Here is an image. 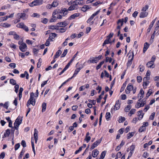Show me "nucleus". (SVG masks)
I'll return each instance as SVG.
<instances>
[{"mask_svg": "<svg viewBox=\"0 0 159 159\" xmlns=\"http://www.w3.org/2000/svg\"><path fill=\"white\" fill-rule=\"evenodd\" d=\"M63 8L61 9V10L58 9H56L54 11L53 14V15H56L61 13L63 14Z\"/></svg>", "mask_w": 159, "mask_h": 159, "instance_id": "nucleus-9", "label": "nucleus"}, {"mask_svg": "<svg viewBox=\"0 0 159 159\" xmlns=\"http://www.w3.org/2000/svg\"><path fill=\"white\" fill-rule=\"evenodd\" d=\"M20 145L19 143H18L16 144L15 146V150H16L18 149V148H20Z\"/></svg>", "mask_w": 159, "mask_h": 159, "instance_id": "nucleus-59", "label": "nucleus"}, {"mask_svg": "<svg viewBox=\"0 0 159 159\" xmlns=\"http://www.w3.org/2000/svg\"><path fill=\"white\" fill-rule=\"evenodd\" d=\"M8 16H6V17H1L0 21H4V20H6L8 18Z\"/></svg>", "mask_w": 159, "mask_h": 159, "instance_id": "nucleus-57", "label": "nucleus"}, {"mask_svg": "<svg viewBox=\"0 0 159 159\" xmlns=\"http://www.w3.org/2000/svg\"><path fill=\"white\" fill-rule=\"evenodd\" d=\"M19 15H20V18L23 20H25L26 19V14L25 13H19Z\"/></svg>", "mask_w": 159, "mask_h": 159, "instance_id": "nucleus-38", "label": "nucleus"}, {"mask_svg": "<svg viewBox=\"0 0 159 159\" xmlns=\"http://www.w3.org/2000/svg\"><path fill=\"white\" fill-rule=\"evenodd\" d=\"M112 61V59L111 58H109L108 57H106V62L109 61V62L111 63V62Z\"/></svg>", "mask_w": 159, "mask_h": 159, "instance_id": "nucleus-60", "label": "nucleus"}, {"mask_svg": "<svg viewBox=\"0 0 159 159\" xmlns=\"http://www.w3.org/2000/svg\"><path fill=\"white\" fill-rule=\"evenodd\" d=\"M104 61H102L99 64L96 66V69L97 70L99 69L101 66L104 63Z\"/></svg>", "mask_w": 159, "mask_h": 159, "instance_id": "nucleus-46", "label": "nucleus"}, {"mask_svg": "<svg viewBox=\"0 0 159 159\" xmlns=\"http://www.w3.org/2000/svg\"><path fill=\"white\" fill-rule=\"evenodd\" d=\"M91 139V137L89 136H85V138L84 139V140L86 141L88 143Z\"/></svg>", "mask_w": 159, "mask_h": 159, "instance_id": "nucleus-56", "label": "nucleus"}, {"mask_svg": "<svg viewBox=\"0 0 159 159\" xmlns=\"http://www.w3.org/2000/svg\"><path fill=\"white\" fill-rule=\"evenodd\" d=\"M111 114L110 112H107L106 115V118L107 120H108V119L110 117Z\"/></svg>", "mask_w": 159, "mask_h": 159, "instance_id": "nucleus-53", "label": "nucleus"}, {"mask_svg": "<svg viewBox=\"0 0 159 159\" xmlns=\"http://www.w3.org/2000/svg\"><path fill=\"white\" fill-rule=\"evenodd\" d=\"M147 66L148 67L151 68H154V63L150 61L148 62L147 64Z\"/></svg>", "mask_w": 159, "mask_h": 159, "instance_id": "nucleus-18", "label": "nucleus"}, {"mask_svg": "<svg viewBox=\"0 0 159 159\" xmlns=\"http://www.w3.org/2000/svg\"><path fill=\"white\" fill-rule=\"evenodd\" d=\"M81 69V68L80 67L76 69L75 70L74 73L73 75L72 76L73 77H75L77 74L78 72L80 71Z\"/></svg>", "mask_w": 159, "mask_h": 159, "instance_id": "nucleus-30", "label": "nucleus"}, {"mask_svg": "<svg viewBox=\"0 0 159 159\" xmlns=\"http://www.w3.org/2000/svg\"><path fill=\"white\" fill-rule=\"evenodd\" d=\"M80 14L79 13H75L74 14L71 15L68 18L69 20H71L74 19L76 17H78L79 16Z\"/></svg>", "mask_w": 159, "mask_h": 159, "instance_id": "nucleus-17", "label": "nucleus"}, {"mask_svg": "<svg viewBox=\"0 0 159 159\" xmlns=\"http://www.w3.org/2000/svg\"><path fill=\"white\" fill-rule=\"evenodd\" d=\"M5 154L4 152L1 153L0 155V159H3L5 157Z\"/></svg>", "mask_w": 159, "mask_h": 159, "instance_id": "nucleus-64", "label": "nucleus"}, {"mask_svg": "<svg viewBox=\"0 0 159 159\" xmlns=\"http://www.w3.org/2000/svg\"><path fill=\"white\" fill-rule=\"evenodd\" d=\"M67 30L66 28H61L60 29H59L58 28V29H57V32H59V33H64Z\"/></svg>", "mask_w": 159, "mask_h": 159, "instance_id": "nucleus-28", "label": "nucleus"}, {"mask_svg": "<svg viewBox=\"0 0 159 159\" xmlns=\"http://www.w3.org/2000/svg\"><path fill=\"white\" fill-rule=\"evenodd\" d=\"M99 154V151L97 149H95L93 151L92 155L93 157H96Z\"/></svg>", "mask_w": 159, "mask_h": 159, "instance_id": "nucleus-15", "label": "nucleus"}, {"mask_svg": "<svg viewBox=\"0 0 159 159\" xmlns=\"http://www.w3.org/2000/svg\"><path fill=\"white\" fill-rule=\"evenodd\" d=\"M146 130V128L145 127H144L143 126H142L139 129V131L140 132H142L143 131H145Z\"/></svg>", "mask_w": 159, "mask_h": 159, "instance_id": "nucleus-50", "label": "nucleus"}, {"mask_svg": "<svg viewBox=\"0 0 159 159\" xmlns=\"http://www.w3.org/2000/svg\"><path fill=\"white\" fill-rule=\"evenodd\" d=\"M42 111L44 112V111L46 108V104L44 102H43L42 105Z\"/></svg>", "mask_w": 159, "mask_h": 159, "instance_id": "nucleus-43", "label": "nucleus"}, {"mask_svg": "<svg viewBox=\"0 0 159 159\" xmlns=\"http://www.w3.org/2000/svg\"><path fill=\"white\" fill-rule=\"evenodd\" d=\"M98 61V59H97V57L90 58V59L88 60V62H90V63H96Z\"/></svg>", "mask_w": 159, "mask_h": 159, "instance_id": "nucleus-12", "label": "nucleus"}, {"mask_svg": "<svg viewBox=\"0 0 159 159\" xmlns=\"http://www.w3.org/2000/svg\"><path fill=\"white\" fill-rule=\"evenodd\" d=\"M134 53H132V56H129V59L130 58L128 61L127 63V66H130L132 63V61L133 59L134 58Z\"/></svg>", "mask_w": 159, "mask_h": 159, "instance_id": "nucleus-7", "label": "nucleus"}, {"mask_svg": "<svg viewBox=\"0 0 159 159\" xmlns=\"http://www.w3.org/2000/svg\"><path fill=\"white\" fill-rule=\"evenodd\" d=\"M141 102V99H139L138 100L137 103L135 105V107L137 108H139L140 107H141L140 104V103Z\"/></svg>", "mask_w": 159, "mask_h": 159, "instance_id": "nucleus-47", "label": "nucleus"}, {"mask_svg": "<svg viewBox=\"0 0 159 159\" xmlns=\"http://www.w3.org/2000/svg\"><path fill=\"white\" fill-rule=\"evenodd\" d=\"M25 25L23 23H20L16 25V27L23 29Z\"/></svg>", "mask_w": 159, "mask_h": 159, "instance_id": "nucleus-37", "label": "nucleus"}, {"mask_svg": "<svg viewBox=\"0 0 159 159\" xmlns=\"http://www.w3.org/2000/svg\"><path fill=\"white\" fill-rule=\"evenodd\" d=\"M100 11V10H99L97 11L95 13H93L92 15L90 16V18L91 19L93 20V18L95 16L97 15L99 13Z\"/></svg>", "mask_w": 159, "mask_h": 159, "instance_id": "nucleus-34", "label": "nucleus"}, {"mask_svg": "<svg viewBox=\"0 0 159 159\" xmlns=\"http://www.w3.org/2000/svg\"><path fill=\"white\" fill-rule=\"evenodd\" d=\"M19 48L21 52H24L27 50V47L25 43H22L20 45Z\"/></svg>", "mask_w": 159, "mask_h": 159, "instance_id": "nucleus-4", "label": "nucleus"}, {"mask_svg": "<svg viewBox=\"0 0 159 159\" xmlns=\"http://www.w3.org/2000/svg\"><path fill=\"white\" fill-rule=\"evenodd\" d=\"M34 93L32 92L30 93V98L27 103L26 106L27 107H28L30 104H31L33 106L35 105V99H34Z\"/></svg>", "mask_w": 159, "mask_h": 159, "instance_id": "nucleus-1", "label": "nucleus"}, {"mask_svg": "<svg viewBox=\"0 0 159 159\" xmlns=\"http://www.w3.org/2000/svg\"><path fill=\"white\" fill-rule=\"evenodd\" d=\"M138 116H139V118H138V120H140L143 118V113L142 111H138Z\"/></svg>", "mask_w": 159, "mask_h": 159, "instance_id": "nucleus-16", "label": "nucleus"}, {"mask_svg": "<svg viewBox=\"0 0 159 159\" xmlns=\"http://www.w3.org/2000/svg\"><path fill=\"white\" fill-rule=\"evenodd\" d=\"M79 0H75L73 1V2H71L70 3L71 4H73L75 5L76 7H77V5L80 4V2Z\"/></svg>", "mask_w": 159, "mask_h": 159, "instance_id": "nucleus-25", "label": "nucleus"}, {"mask_svg": "<svg viewBox=\"0 0 159 159\" xmlns=\"http://www.w3.org/2000/svg\"><path fill=\"white\" fill-rule=\"evenodd\" d=\"M149 46V45L148 43L146 42L144 43L143 48V52L144 53L146 51L148 48Z\"/></svg>", "mask_w": 159, "mask_h": 159, "instance_id": "nucleus-24", "label": "nucleus"}, {"mask_svg": "<svg viewBox=\"0 0 159 159\" xmlns=\"http://www.w3.org/2000/svg\"><path fill=\"white\" fill-rule=\"evenodd\" d=\"M22 120V117L20 116L16 119L15 122L14 123L15 129H17L19 125L21 123Z\"/></svg>", "mask_w": 159, "mask_h": 159, "instance_id": "nucleus-2", "label": "nucleus"}, {"mask_svg": "<svg viewBox=\"0 0 159 159\" xmlns=\"http://www.w3.org/2000/svg\"><path fill=\"white\" fill-rule=\"evenodd\" d=\"M126 82L125 81V83H124L122 85V87L121 88L120 90V92H122L123 91H124L125 87L126 86Z\"/></svg>", "mask_w": 159, "mask_h": 159, "instance_id": "nucleus-45", "label": "nucleus"}, {"mask_svg": "<svg viewBox=\"0 0 159 159\" xmlns=\"http://www.w3.org/2000/svg\"><path fill=\"white\" fill-rule=\"evenodd\" d=\"M72 5L70 6L68 8V10L69 11H71L75 9V8H77V7H76L75 5L73 4H72Z\"/></svg>", "mask_w": 159, "mask_h": 159, "instance_id": "nucleus-31", "label": "nucleus"}, {"mask_svg": "<svg viewBox=\"0 0 159 159\" xmlns=\"http://www.w3.org/2000/svg\"><path fill=\"white\" fill-rule=\"evenodd\" d=\"M136 111V110L134 109H132L129 113V116H131L132 115L134 114Z\"/></svg>", "mask_w": 159, "mask_h": 159, "instance_id": "nucleus-39", "label": "nucleus"}, {"mask_svg": "<svg viewBox=\"0 0 159 159\" xmlns=\"http://www.w3.org/2000/svg\"><path fill=\"white\" fill-rule=\"evenodd\" d=\"M133 89V86L129 84L127 87L126 89L125 90V92L127 94H129L130 93V91Z\"/></svg>", "mask_w": 159, "mask_h": 159, "instance_id": "nucleus-8", "label": "nucleus"}, {"mask_svg": "<svg viewBox=\"0 0 159 159\" xmlns=\"http://www.w3.org/2000/svg\"><path fill=\"white\" fill-rule=\"evenodd\" d=\"M78 52H77V53L74 55L72 58L71 59V60H70V61L67 64V65H68L69 66L70 65V64L72 62V61H74L75 58V57H76L77 54L78 53Z\"/></svg>", "mask_w": 159, "mask_h": 159, "instance_id": "nucleus-26", "label": "nucleus"}, {"mask_svg": "<svg viewBox=\"0 0 159 159\" xmlns=\"http://www.w3.org/2000/svg\"><path fill=\"white\" fill-rule=\"evenodd\" d=\"M68 50L67 49L64 50L63 53L61 55V57H63L65 56L67 53Z\"/></svg>", "mask_w": 159, "mask_h": 159, "instance_id": "nucleus-51", "label": "nucleus"}, {"mask_svg": "<svg viewBox=\"0 0 159 159\" xmlns=\"http://www.w3.org/2000/svg\"><path fill=\"white\" fill-rule=\"evenodd\" d=\"M21 144L24 148L26 146V144L25 141L24 140H22L21 141Z\"/></svg>", "mask_w": 159, "mask_h": 159, "instance_id": "nucleus-58", "label": "nucleus"}, {"mask_svg": "<svg viewBox=\"0 0 159 159\" xmlns=\"http://www.w3.org/2000/svg\"><path fill=\"white\" fill-rule=\"evenodd\" d=\"M90 7L88 5H84L81 8V10L84 12L89 9Z\"/></svg>", "mask_w": 159, "mask_h": 159, "instance_id": "nucleus-22", "label": "nucleus"}, {"mask_svg": "<svg viewBox=\"0 0 159 159\" xmlns=\"http://www.w3.org/2000/svg\"><path fill=\"white\" fill-rule=\"evenodd\" d=\"M34 139L35 143H37V140L38 139V131L36 129H34Z\"/></svg>", "mask_w": 159, "mask_h": 159, "instance_id": "nucleus-11", "label": "nucleus"}, {"mask_svg": "<svg viewBox=\"0 0 159 159\" xmlns=\"http://www.w3.org/2000/svg\"><path fill=\"white\" fill-rule=\"evenodd\" d=\"M148 12L146 11H142L140 12L139 14V17L140 18H143L146 17L148 15Z\"/></svg>", "mask_w": 159, "mask_h": 159, "instance_id": "nucleus-10", "label": "nucleus"}, {"mask_svg": "<svg viewBox=\"0 0 159 159\" xmlns=\"http://www.w3.org/2000/svg\"><path fill=\"white\" fill-rule=\"evenodd\" d=\"M106 152V151H104L102 152L99 159H103L105 157Z\"/></svg>", "mask_w": 159, "mask_h": 159, "instance_id": "nucleus-32", "label": "nucleus"}, {"mask_svg": "<svg viewBox=\"0 0 159 159\" xmlns=\"http://www.w3.org/2000/svg\"><path fill=\"white\" fill-rule=\"evenodd\" d=\"M10 134V130L9 129H7L6 130L5 133H4V136L2 137L3 138H4L5 137H8Z\"/></svg>", "mask_w": 159, "mask_h": 159, "instance_id": "nucleus-21", "label": "nucleus"}, {"mask_svg": "<svg viewBox=\"0 0 159 159\" xmlns=\"http://www.w3.org/2000/svg\"><path fill=\"white\" fill-rule=\"evenodd\" d=\"M157 18L156 17L155 19L153 20L151 23L150 25H149L148 28V29L147 30L148 32H149L151 30L152 26H153Z\"/></svg>", "mask_w": 159, "mask_h": 159, "instance_id": "nucleus-13", "label": "nucleus"}, {"mask_svg": "<svg viewBox=\"0 0 159 159\" xmlns=\"http://www.w3.org/2000/svg\"><path fill=\"white\" fill-rule=\"evenodd\" d=\"M140 71L141 72H143L144 70V67L143 66L140 65L139 66Z\"/></svg>", "mask_w": 159, "mask_h": 159, "instance_id": "nucleus-62", "label": "nucleus"}, {"mask_svg": "<svg viewBox=\"0 0 159 159\" xmlns=\"http://www.w3.org/2000/svg\"><path fill=\"white\" fill-rule=\"evenodd\" d=\"M152 93L151 90V89H149L146 94V97H149Z\"/></svg>", "mask_w": 159, "mask_h": 159, "instance_id": "nucleus-61", "label": "nucleus"}, {"mask_svg": "<svg viewBox=\"0 0 159 159\" xmlns=\"http://www.w3.org/2000/svg\"><path fill=\"white\" fill-rule=\"evenodd\" d=\"M123 22H124V20L122 19H119L118 20L117 22V25H119L120 23V26L121 27L123 25Z\"/></svg>", "mask_w": 159, "mask_h": 159, "instance_id": "nucleus-35", "label": "nucleus"}, {"mask_svg": "<svg viewBox=\"0 0 159 159\" xmlns=\"http://www.w3.org/2000/svg\"><path fill=\"white\" fill-rule=\"evenodd\" d=\"M63 14L62 16H65L68 13V9H67L66 8H63Z\"/></svg>", "mask_w": 159, "mask_h": 159, "instance_id": "nucleus-33", "label": "nucleus"}, {"mask_svg": "<svg viewBox=\"0 0 159 159\" xmlns=\"http://www.w3.org/2000/svg\"><path fill=\"white\" fill-rule=\"evenodd\" d=\"M10 83L13 85H16V81L13 79H11L10 80Z\"/></svg>", "mask_w": 159, "mask_h": 159, "instance_id": "nucleus-52", "label": "nucleus"}, {"mask_svg": "<svg viewBox=\"0 0 159 159\" xmlns=\"http://www.w3.org/2000/svg\"><path fill=\"white\" fill-rule=\"evenodd\" d=\"M57 25L59 27H65L67 25V24L66 22L65 21L63 22H59L57 23Z\"/></svg>", "mask_w": 159, "mask_h": 159, "instance_id": "nucleus-14", "label": "nucleus"}, {"mask_svg": "<svg viewBox=\"0 0 159 159\" xmlns=\"http://www.w3.org/2000/svg\"><path fill=\"white\" fill-rule=\"evenodd\" d=\"M11 25L10 24H8L7 23H1L0 24V26L5 28H8L11 26Z\"/></svg>", "mask_w": 159, "mask_h": 159, "instance_id": "nucleus-23", "label": "nucleus"}, {"mask_svg": "<svg viewBox=\"0 0 159 159\" xmlns=\"http://www.w3.org/2000/svg\"><path fill=\"white\" fill-rule=\"evenodd\" d=\"M8 102H6L3 105V107L6 108L7 109H8Z\"/></svg>", "mask_w": 159, "mask_h": 159, "instance_id": "nucleus-63", "label": "nucleus"}, {"mask_svg": "<svg viewBox=\"0 0 159 159\" xmlns=\"http://www.w3.org/2000/svg\"><path fill=\"white\" fill-rule=\"evenodd\" d=\"M111 43V42L110 39L109 38H108V39H107L105 40L103 43L102 46H104L106 44Z\"/></svg>", "mask_w": 159, "mask_h": 159, "instance_id": "nucleus-29", "label": "nucleus"}, {"mask_svg": "<svg viewBox=\"0 0 159 159\" xmlns=\"http://www.w3.org/2000/svg\"><path fill=\"white\" fill-rule=\"evenodd\" d=\"M134 133L133 132H129L127 135V139H130L134 135Z\"/></svg>", "mask_w": 159, "mask_h": 159, "instance_id": "nucleus-42", "label": "nucleus"}, {"mask_svg": "<svg viewBox=\"0 0 159 159\" xmlns=\"http://www.w3.org/2000/svg\"><path fill=\"white\" fill-rule=\"evenodd\" d=\"M144 93V91L142 89H140L139 93L138 95V97H140V99L142 98L143 97V94Z\"/></svg>", "mask_w": 159, "mask_h": 159, "instance_id": "nucleus-20", "label": "nucleus"}, {"mask_svg": "<svg viewBox=\"0 0 159 159\" xmlns=\"http://www.w3.org/2000/svg\"><path fill=\"white\" fill-rule=\"evenodd\" d=\"M11 7V6L9 5L8 4L7 6H3L2 7V10H5L7 9V8H10Z\"/></svg>", "mask_w": 159, "mask_h": 159, "instance_id": "nucleus-54", "label": "nucleus"}, {"mask_svg": "<svg viewBox=\"0 0 159 159\" xmlns=\"http://www.w3.org/2000/svg\"><path fill=\"white\" fill-rule=\"evenodd\" d=\"M120 104L119 103V101L118 100L116 101L113 108H111V112H112L113 110L116 111L118 110L120 108Z\"/></svg>", "mask_w": 159, "mask_h": 159, "instance_id": "nucleus-5", "label": "nucleus"}, {"mask_svg": "<svg viewBox=\"0 0 159 159\" xmlns=\"http://www.w3.org/2000/svg\"><path fill=\"white\" fill-rule=\"evenodd\" d=\"M61 53V51L60 50H58L54 56V58L55 59L58 57Z\"/></svg>", "mask_w": 159, "mask_h": 159, "instance_id": "nucleus-27", "label": "nucleus"}, {"mask_svg": "<svg viewBox=\"0 0 159 159\" xmlns=\"http://www.w3.org/2000/svg\"><path fill=\"white\" fill-rule=\"evenodd\" d=\"M125 118L124 117L120 116L119 118V122L120 123H122L125 120Z\"/></svg>", "mask_w": 159, "mask_h": 159, "instance_id": "nucleus-49", "label": "nucleus"}, {"mask_svg": "<svg viewBox=\"0 0 159 159\" xmlns=\"http://www.w3.org/2000/svg\"><path fill=\"white\" fill-rule=\"evenodd\" d=\"M149 83V81L148 80L145 81L143 83V88L145 89L146 88V87L147 86Z\"/></svg>", "mask_w": 159, "mask_h": 159, "instance_id": "nucleus-48", "label": "nucleus"}, {"mask_svg": "<svg viewBox=\"0 0 159 159\" xmlns=\"http://www.w3.org/2000/svg\"><path fill=\"white\" fill-rule=\"evenodd\" d=\"M52 7H55L57 6L58 5V3L56 1H54L51 4Z\"/></svg>", "mask_w": 159, "mask_h": 159, "instance_id": "nucleus-40", "label": "nucleus"}, {"mask_svg": "<svg viewBox=\"0 0 159 159\" xmlns=\"http://www.w3.org/2000/svg\"><path fill=\"white\" fill-rule=\"evenodd\" d=\"M58 28L59 27L57 25V24L56 25H51L50 26V28L52 30H57L58 29Z\"/></svg>", "mask_w": 159, "mask_h": 159, "instance_id": "nucleus-36", "label": "nucleus"}, {"mask_svg": "<svg viewBox=\"0 0 159 159\" xmlns=\"http://www.w3.org/2000/svg\"><path fill=\"white\" fill-rule=\"evenodd\" d=\"M55 15H53V12L52 14V17L50 20V22H55L56 21V20H57V18L55 16Z\"/></svg>", "mask_w": 159, "mask_h": 159, "instance_id": "nucleus-19", "label": "nucleus"}, {"mask_svg": "<svg viewBox=\"0 0 159 159\" xmlns=\"http://www.w3.org/2000/svg\"><path fill=\"white\" fill-rule=\"evenodd\" d=\"M149 5H146L144 7L142 8L141 11H146L149 8Z\"/></svg>", "mask_w": 159, "mask_h": 159, "instance_id": "nucleus-41", "label": "nucleus"}, {"mask_svg": "<svg viewBox=\"0 0 159 159\" xmlns=\"http://www.w3.org/2000/svg\"><path fill=\"white\" fill-rule=\"evenodd\" d=\"M101 140H97L94 143H93L92 145L91 146V147L90 148L91 150H93L95 148L97 147L101 143Z\"/></svg>", "mask_w": 159, "mask_h": 159, "instance_id": "nucleus-6", "label": "nucleus"}, {"mask_svg": "<svg viewBox=\"0 0 159 159\" xmlns=\"http://www.w3.org/2000/svg\"><path fill=\"white\" fill-rule=\"evenodd\" d=\"M43 3L42 0H35L32 2L30 3L29 4L30 6L31 7H33L34 6H38L41 5Z\"/></svg>", "mask_w": 159, "mask_h": 159, "instance_id": "nucleus-3", "label": "nucleus"}, {"mask_svg": "<svg viewBox=\"0 0 159 159\" xmlns=\"http://www.w3.org/2000/svg\"><path fill=\"white\" fill-rule=\"evenodd\" d=\"M131 106L130 105H128L126 107H125V111L126 112H127L129 111L130 109H131Z\"/></svg>", "mask_w": 159, "mask_h": 159, "instance_id": "nucleus-44", "label": "nucleus"}, {"mask_svg": "<svg viewBox=\"0 0 159 159\" xmlns=\"http://www.w3.org/2000/svg\"><path fill=\"white\" fill-rule=\"evenodd\" d=\"M155 112H153L150 116L149 119L151 120H153L155 116Z\"/></svg>", "mask_w": 159, "mask_h": 159, "instance_id": "nucleus-55", "label": "nucleus"}]
</instances>
